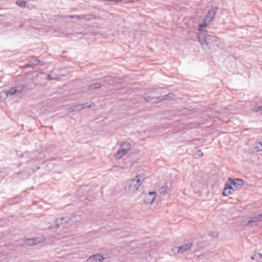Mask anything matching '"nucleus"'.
Masks as SVG:
<instances>
[{
    "label": "nucleus",
    "mask_w": 262,
    "mask_h": 262,
    "mask_svg": "<svg viewBox=\"0 0 262 262\" xmlns=\"http://www.w3.org/2000/svg\"><path fill=\"white\" fill-rule=\"evenodd\" d=\"M244 184V182L242 179H236L233 180L231 178H229L224 188L223 195L227 196L232 193L234 189L232 185L236 189H239L243 187Z\"/></svg>",
    "instance_id": "f257e3e1"
},
{
    "label": "nucleus",
    "mask_w": 262,
    "mask_h": 262,
    "mask_svg": "<svg viewBox=\"0 0 262 262\" xmlns=\"http://www.w3.org/2000/svg\"><path fill=\"white\" fill-rule=\"evenodd\" d=\"M198 38L202 46H209L211 41H214L216 38L210 35L207 34L205 32H201L198 34Z\"/></svg>",
    "instance_id": "f03ea898"
},
{
    "label": "nucleus",
    "mask_w": 262,
    "mask_h": 262,
    "mask_svg": "<svg viewBox=\"0 0 262 262\" xmlns=\"http://www.w3.org/2000/svg\"><path fill=\"white\" fill-rule=\"evenodd\" d=\"M143 182V177L140 175L137 176L135 179L131 181L129 186V189L132 190L138 189Z\"/></svg>",
    "instance_id": "7ed1b4c3"
},
{
    "label": "nucleus",
    "mask_w": 262,
    "mask_h": 262,
    "mask_svg": "<svg viewBox=\"0 0 262 262\" xmlns=\"http://www.w3.org/2000/svg\"><path fill=\"white\" fill-rule=\"evenodd\" d=\"M25 89V86L20 85L15 88H12L10 90L5 91V95L8 96V95H13L14 94H17L21 93Z\"/></svg>",
    "instance_id": "20e7f679"
},
{
    "label": "nucleus",
    "mask_w": 262,
    "mask_h": 262,
    "mask_svg": "<svg viewBox=\"0 0 262 262\" xmlns=\"http://www.w3.org/2000/svg\"><path fill=\"white\" fill-rule=\"evenodd\" d=\"M105 258L100 254L91 256L85 262H102Z\"/></svg>",
    "instance_id": "39448f33"
},
{
    "label": "nucleus",
    "mask_w": 262,
    "mask_h": 262,
    "mask_svg": "<svg viewBox=\"0 0 262 262\" xmlns=\"http://www.w3.org/2000/svg\"><path fill=\"white\" fill-rule=\"evenodd\" d=\"M217 9V8L216 7H215V8H213L212 9L210 10L209 11L208 14L205 16V17L203 19V21L211 22L212 20V19H213V18L215 15Z\"/></svg>",
    "instance_id": "423d86ee"
},
{
    "label": "nucleus",
    "mask_w": 262,
    "mask_h": 262,
    "mask_svg": "<svg viewBox=\"0 0 262 262\" xmlns=\"http://www.w3.org/2000/svg\"><path fill=\"white\" fill-rule=\"evenodd\" d=\"M156 196L157 193L156 191L149 192L146 196L144 202L147 204H151L156 198Z\"/></svg>",
    "instance_id": "0eeeda50"
},
{
    "label": "nucleus",
    "mask_w": 262,
    "mask_h": 262,
    "mask_svg": "<svg viewBox=\"0 0 262 262\" xmlns=\"http://www.w3.org/2000/svg\"><path fill=\"white\" fill-rule=\"evenodd\" d=\"M192 243H187L186 244H184L181 247H178L177 253H183L185 251H186L192 247Z\"/></svg>",
    "instance_id": "6e6552de"
},
{
    "label": "nucleus",
    "mask_w": 262,
    "mask_h": 262,
    "mask_svg": "<svg viewBox=\"0 0 262 262\" xmlns=\"http://www.w3.org/2000/svg\"><path fill=\"white\" fill-rule=\"evenodd\" d=\"M127 151L120 146L119 149L115 155V157L117 159H120L124 156L127 154Z\"/></svg>",
    "instance_id": "1a4fd4ad"
},
{
    "label": "nucleus",
    "mask_w": 262,
    "mask_h": 262,
    "mask_svg": "<svg viewBox=\"0 0 262 262\" xmlns=\"http://www.w3.org/2000/svg\"><path fill=\"white\" fill-rule=\"evenodd\" d=\"M260 221H262V213L257 215L255 216L251 217L248 222V224H250L252 223L257 222Z\"/></svg>",
    "instance_id": "9d476101"
},
{
    "label": "nucleus",
    "mask_w": 262,
    "mask_h": 262,
    "mask_svg": "<svg viewBox=\"0 0 262 262\" xmlns=\"http://www.w3.org/2000/svg\"><path fill=\"white\" fill-rule=\"evenodd\" d=\"M174 96V94L172 93H170L167 95H165L163 96L155 97V99H157L160 101H163L166 100L168 98H172Z\"/></svg>",
    "instance_id": "9b49d317"
},
{
    "label": "nucleus",
    "mask_w": 262,
    "mask_h": 262,
    "mask_svg": "<svg viewBox=\"0 0 262 262\" xmlns=\"http://www.w3.org/2000/svg\"><path fill=\"white\" fill-rule=\"evenodd\" d=\"M67 220L64 217H61L59 219H57L56 220V224L57 227H60L62 226L64 223H66Z\"/></svg>",
    "instance_id": "f8f14e48"
},
{
    "label": "nucleus",
    "mask_w": 262,
    "mask_h": 262,
    "mask_svg": "<svg viewBox=\"0 0 262 262\" xmlns=\"http://www.w3.org/2000/svg\"><path fill=\"white\" fill-rule=\"evenodd\" d=\"M251 259L255 260L256 262H262V254L256 253L251 257Z\"/></svg>",
    "instance_id": "ddd939ff"
},
{
    "label": "nucleus",
    "mask_w": 262,
    "mask_h": 262,
    "mask_svg": "<svg viewBox=\"0 0 262 262\" xmlns=\"http://www.w3.org/2000/svg\"><path fill=\"white\" fill-rule=\"evenodd\" d=\"M39 63L43 64V63L40 60L36 59V58H34L30 61L29 66H35L38 65Z\"/></svg>",
    "instance_id": "4468645a"
},
{
    "label": "nucleus",
    "mask_w": 262,
    "mask_h": 262,
    "mask_svg": "<svg viewBox=\"0 0 262 262\" xmlns=\"http://www.w3.org/2000/svg\"><path fill=\"white\" fill-rule=\"evenodd\" d=\"M101 86L102 85L99 83H92L89 85L88 90L90 91L94 90L100 88Z\"/></svg>",
    "instance_id": "2eb2a0df"
},
{
    "label": "nucleus",
    "mask_w": 262,
    "mask_h": 262,
    "mask_svg": "<svg viewBox=\"0 0 262 262\" xmlns=\"http://www.w3.org/2000/svg\"><path fill=\"white\" fill-rule=\"evenodd\" d=\"M121 146L128 151L130 149L132 146L129 143L124 142L121 144Z\"/></svg>",
    "instance_id": "dca6fc26"
},
{
    "label": "nucleus",
    "mask_w": 262,
    "mask_h": 262,
    "mask_svg": "<svg viewBox=\"0 0 262 262\" xmlns=\"http://www.w3.org/2000/svg\"><path fill=\"white\" fill-rule=\"evenodd\" d=\"M167 188H168V187L166 185L161 187L159 190V193H160V194L164 195L165 194V192L167 191Z\"/></svg>",
    "instance_id": "f3484780"
},
{
    "label": "nucleus",
    "mask_w": 262,
    "mask_h": 262,
    "mask_svg": "<svg viewBox=\"0 0 262 262\" xmlns=\"http://www.w3.org/2000/svg\"><path fill=\"white\" fill-rule=\"evenodd\" d=\"M94 103L93 102H85L82 104V109L90 108L92 107V105H94Z\"/></svg>",
    "instance_id": "a211bd4d"
},
{
    "label": "nucleus",
    "mask_w": 262,
    "mask_h": 262,
    "mask_svg": "<svg viewBox=\"0 0 262 262\" xmlns=\"http://www.w3.org/2000/svg\"><path fill=\"white\" fill-rule=\"evenodd\" d=\"M16 4L22 8H25L27 6L26 1H17Z\"/></svg>",
    "instance_id": "6ab92c4d"
},
{
    "label": "nucleus",
    "mask_w": 262,
    "mask_h": 262,
    "mask_svg": "<svg viewBox=\"0 0 262 262\" xmlns=\"http://www.w3.org/2000/svg\"><path fill=\"white\" fill-rule=\"evenodd\" d=\"M93 17V16L91 14L82 15V19H85L87 21H90L92 19Z\"/></svg>",
    "instance_id": "aec40b11"
},
{
    "label": "nucleus",
    "mask_w": 262,
    "mask_h": 262,
    "mask_svg": "<svg viewBox=\"0 0 262 262\" xmlns=\"http://www.w3.org/2000/svg\"><path fill=\"white\" fill-rule=\"evenodd\" d=\"M24 245L28 246H32L34 245L33 239H28L25 241Z\"/></svg>",
    "instance_id": "412c9836"
},
{
    "label": "nucleus",
    "mask_w": 262,
    "mask_h": 262,
    "mask_svg": "<svg viewBox=\"0 0 262 262\" xmlns=\"http://www.w3.org/2000/svg\"><path fill=\"white\" fill-rule=\"evenodd\" d=\"M81 110H82V104L76 105L73 107V111H79Z\"/></svg>",
    "instance_id": "4be33fe9"
},
{
    "label": "nucleus",
    "mask_w": 262,
    "mask_h": 262,
    "mask_svg": "<svg viewBox=\"0 0 262 262\" xmlns=\"http://www.w3.org/2000/svg\"><path fill=\"white\" fill-rule=\"evenodd\" d=\"M203 23L199 25V28H200V31H202V28L207 26L210 23V22H208V21H204L203 20Z\"/></svg>",
    "instance_id": "5701e85b"
},
{
    "label": "nucleus",
    "mask_w": 262,
    "mask_h": 262,
    "mask_svg": "<svg viewBox=\"0 0 262 262\" xmlns=\"http://www.w3.org/2000/svg\"><path fill=\"white\" fill-rule=\"evenodd\" d=\"M251 110L254 112H261L262 111V105L255 106Z\"/></svg>",
    "instance_id": "b1692460"
},
{
    "label": "nucleus",
    "mask_w": 262,
    "mask_h": 262,
    "mask_svg": "<svg viewBox=\"0 0 262 262\" xmlns=\"http://www.w3.org/2000/svg\"><path fill=\"white\" fill-rule=\"evenodd\" d=\"M203 155V152L200 149H198L196 151L194 155L196 158H200Z\"/></svg>",
    "instance_id": "393cba45"
},
{
    "label": "nucleus",
    "mask_w": 262,
    "mask_h": 262,
    "mask_svg": "<svg viewBox=\"0 0 262 262\" xmlns=\"http://www.w3.org/2000/svg\"><path fill=\"white\" fill-rule=\"evenodd\" d=\"M32 239L34 243V245H36L42 242V240L40 237H36Z\"/></svg>",
    "instance_id": "a878e982"
},
{
    "label": "nucleus",
    "mask_w": 262,
    "mask_h": 262,
    "mask_svg": "<svg viewBox=\"0 0 262 262\" xmlns=\"http://www.w3.org/2000/svg\"><path fill=\"white\" fill-rule=\"evenodd\" d=\"M255 149H256V150H262V142H258L255 147Z\"/></svg>",
    "instance_id": "bb28decb"
},
{
    "label": "nucleus",
    "mask_w": 262,
    "mask_h": 262,
    "mask_svg": "<svg viewBox=\"0 0 262 262\" xmlns=\"http://www.w3.org/2000/svg\"><path fill=\"white\" fill-rule=\"evenodd\" d=\"M219 235V233L216 231H210L208 233V235L212 237H217Z\"/></svg>",
    "instance_id": "cd10ccee"
},
{
    "label": "nucleus",
    "mask_w": 262,
    "mask_h": 262,
    "mask_svg": "<svg viewBox=\"0 0 262 262\" xmlns=\"http://www.w3.org/2000/svg\"><path fill=\"white\" fill-rule=\"evenodd\" d=\"M69 18L73 19V18H77L82 19V15H70L68 16Z\"/></svg>",
    "instance_id": "c85d7f7f"
},
{
    "label": "nucleus",
    "mask_w": 262,
    "mask_h": 262,
    "mask_svg": "<svg viewBox=\"0 0 262 262\" xmlns=\"http://www.w3.org/2000/svg\"><path fill=\"white\" fill-rule=\"evenodd\" d=\"M145 99L146 101H150V100L154 99V98L153 97L152 98H148H148H145Z\"/></svg>",
    "instance_id": "c756f323"
},
{
    "label": "nucleus",
    "mask_w": 262,
    "mask_h": 262,
    "mask_svg": "<svg viewBox=\"0 0 262 262\" xmlns=\"http://www.w3.org/2000/svg\"><path fill=\"white\" fill-rule=\"evenodd\" d=\"M3 93H5V92H3ZM5 95L6 96V97H5V98H6V97H7V96L5 94Z\"/></svg>",
    "instance_id": "7c9ffc66"
}]
</instances>
